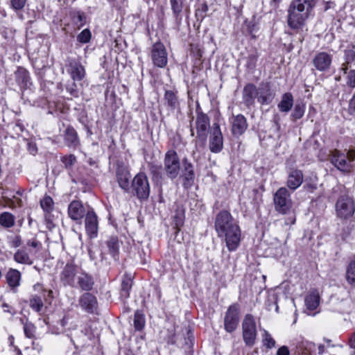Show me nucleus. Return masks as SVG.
<instances>
[{"instance_id":"f257e3e1","label":"nucleus","mask_w":355,"mask_h":355,"mask_svg":"<svg viewBox=\"0 0 355 355\" xmlns=\"http://www.w3.org/2000/svg\"><path fill=\"white\" fill-rule=\"evenodd\" d=\"M214 227L217 236L225 241L229 251H235L239 248L241 230L238 221L229 211L223 210L216 214Z\"/></svg>"},{"instance_id":"f03ea898","label":"nucleus","mask_w":355,"mask_h":355,"mask_svg":"<svg viewBox=\"0 0 355 355\" xmlns=\"http://www.w3.org/2000/svg\"><path fill=\"white\" fill-rule=\"evenodd\" d=\"M315 6V0H293L287 10V24L293 30L303 27Z\"/></svg>"},{"instance_id":"7ed1b4c3","label":"nucleus","mask_w":355,"mask_h":355,"mask_svg":"<svg viewBox=\"0 0 355 355\" xmlns=\"http://www.w3.org/2000/svg\"><path fill=\"white\" fill-rule=\"evenodd\" d=\"M330 162L339 171L345 173L350 172L353 168V162L355 159V150L351 149L347 152H342L335 149L330 155Z\"/></svg>"},{"instance_id":"20e7f679","label":"nucleus","mask_w":355,"mask_h":355,"mask_svg":"<svg viewBox=\"0 0 355 355\" xmlns=\"http://www.w3.org/2000/svg\"><path fill=\"white\" fill-rule=\"evenodd\" d=\"M336 214L342 220L350 219L355 212V202L352 197L344 191L338 198L335 204Z\"/></svg>"},{"instance_id":"39448f33","label":"nucleus","mask_w":355,"mask_h":355,"mask_svg":"<svg viewBox=\"0 0 355 355\" xmlns=\"http://www.w3.org/2000/svg\"><path fill=\"white\" fill-rule=\"evenodd\" d=\"M130 189L139 200H146L150 195V184L146 175L139 173L132 180Z\"/></svg>"},{"instance_id":"423d86ee","label":"nucleus","mask_w":355,"mask_h":355,"mask_svg":"<svg viewBox=\"0 0 355 355\" xmlns=\"http://www.w3.org/2000/svg\"><path fill=\"white\" fill-rule=\"evenodd\" d=\"M164 168L168 178H176L180 170V161L177 152L175 150H168L164 159Z\"/></svg>"},{"instance_id":"0eeeda50","label":"nucleus","mask_w":355,"mask_h":355,"mask_svg":"<svg viewBox=\"0 0 355 355\" xmlns=\"http://www.w3.org/2000/svg\"><path fill=\"white\" fill-rule=\"evenodd\" d=\"M82 269L71 261L66 263L60 273V281L64 286L76 288V279Z\"/></svg>"},{"instance_id":"6e6552de","label":"nucleus","mask_w":355,"mask_h":355,"mask_svg":"<svg viewBox=\"0 0 355 355\" xmlns=\"http://www.w3.org/2000/svg\"><path fill=\"white\" fill-rule=\"evenodd\" d=\"M242 334L245 344L252 347L254 345L257 331L254 318L251 314H246L242 322Z\"/></svg>"},{"instance_id":"1a4fd4ad","label":"nucleus","mask_w":355,"mask_h":355,"mask_svg":"<svg viewBox=\"0 0 355 355\" xmlns=\"http://www.w3.org/2000/svg\"><path fill=\"white\" fill-rule=\"evenodd\" d=\"M273 202L275 210L279 214H287L292 207L291 195L286 187H281L275 193Z\"/></svg>"},{"instance_id":"9d476101","label":"nucleus","mask_w":355,"mask_h":355,"mask_svg":"<svg viewBox=\"0 0 355 355\" xmlns=\"http://www.w3.org/2000/svg\"><path fill=\"white\" fill-rule=\"evenodd\" d=\"M93 209L87 204H84L79 200H72L68 205L67 214L70 219L76 222H81L82 219L87 216L89 211Z\"/></svg>"},{"instance_id":"9b49d317","label":"nucleus","mask_w":355,"mask_h":355,"mask_svg":"<svg viewBox=\"0 0 355 355\" xmlns=\"http://www.w3.org/2000/svg\"><path fill=\"white\" fill-rule=\"evenodd\" d=\"M240 305L238 303L231 304L224 317V328L228 333L234 331L239 323Z\"/></svg>"},{"instance_id":"f8f14e48","label":"nucleus","mask_w":355,"mask_h":355,"mask_svg":"<svg viewBox=\"0 0 355 355\" xmlns=\"http://www.w3.org/2000/svg\"><path fill=\"white\" fill-rule=\"evenodd\" d=\"M196 112L195 125L197 131V138L204 143L207 139V130L210 128V119L207 114L202 112L199 105H197Z\"/></svg>"},{"instance_id":"ddd939ff","label":"nucleus","mask_w":355,"mask_h":355,"mask_svg":"<svg viewBox=\"0 0 355 355\" xmlns=\"http://www.w3.org/2000/svg\"><path fill=\"white\" fill-rule=\"evenodd\" d=\"M209 147L211 152L218 153L220 152L223 148V136L220 130L218 123H213L211 128Z\"/></svg>"},{"instance_id":"4468645a","label":"nucleus","mask_w":355,"mask_h":355,"mask_svg":"<svg viewBox=\"0 0 355 355\" xmlns=\"http://www.w3.org/2000/svg\"><path fill=\"white\" fill-rule=\"evenodd\" d=\"M151 59L158 67H164L168 61L167 53L164 45L158 42L153 44L151 50Z\"/></svg>"},{"instance_id":"2eb2a0df","label":"nucleus","mask_w":355,"mask_h":355,"mask_svg":"<svg viewBox=\"0 0 355 355\" xmlns=\"http://www.w3.org/2000/svg\"><path fill=\"white\" fill-rule=\"evenodd\" d=\"M312 62L318 71H327L332 63V55L324 51L318 52L314 55Z\"/></svg>"},{"instance_id":"dca6fc26","label":"nucleus","mask_w":355,"mask_h":355,"mask_svg":"<svg viewBox=\"0 0 355 355\" xmlns=\"http://www.w3.org/2000/svg\"><path fill=\"white\" fill-rule=\"evenodd\" d=\"M67 72L73 81H80L85 76V69L81 62L76 59H69Z\"/></svg>"},{"instance_id":"f3484780","label":"nucleus","mask_w":355,"mask_h":355,"mask_svg":"<svg viewBox=\"0 0 355 355\" xmlns=\"http://www.w3.org/2000/svg\"><path fill=\"white\" fill-rule=\"evenodd\" d=\"M231 131L234 137H239L243 135L248 128L246 118L243 114L232 115L230 118Z\"/></svg>"},{"instance_id":"a211bd4d","label":"nucleus","mask_w":355,"mask_h":355,"mask_svg":"<svg viewBox=\"0 0 355 355\" xmlns=\"http://www.w3.org/2000/svg\"><path fill=\"white\" fill-rule=\"evenodd\" d=\"M78 304L83 310L88 313H94L98 308L96 297L89 292L84 293L80 296Z\"/></svg>"},{"instance_id":"6ab92c4d","label":"nucleus","mask_w":355,"mask_h":355,"mask_svg":"<svg viewBox=\"0 0 355 355\" xmlns=\"http://www.w3.org/2000/svg\"><path fill=\"white\" fill-rule=\"evenodd\" d=\"M85 226L87 234L91 238L94 239L97 236L98 222V217L94 209L89 211L88 214L85 218Z\"/></svg>"},{"instance_id":"aec40b11","label":"nucleus","mask_w":355,"mask_h":355,"mask_svg":"<svg viewBox=\"0 0 355 355\" xmlns=\"http://www.w3.org/2000/svg\"><path fill=\"white\" fill-rule=\"evenodd\" d=\"M182 164L183 166L182 175L184 180L183 186L185 188H189L191 187L194 182L195 173L193 171V166L187 157L182 159Z\"/></svg>"},{"instance_id":"412c9836","label":"nucleus","mask_w":355,"mask_h":355,"mask_svg":"<svg viewBox=\"0 0 355 355\" xmlns=\"http://www.w3.org/2000/svg\"><path fill=\"white\" fill-rule=\"evenodd\" d=\"M35 291H42V295H33L30 297L29 306L30 307L37 313H40L44 308L43 299L45 298V293L46 291L43 288L42 285L40 284H36L33 286Z\"/></svg>"},{"instance_id":"4be33fe9","label":"nucleus","mask_w":355,"mask_h":355,"mask_svg":"<svg viewBox=\"0 0 355 355\" xmlns=\"http://www.w3.org/2000/svg\"><path fill=\"white\" fill-rule=\"evenodd\" d=\"M94 285V280L92 276L82 270L76 279V288L89 292L93 289Z\"/></svg>"},{"instance_id":"5701e85b","label":"nucleus","mask_w":355,"mask_h":355,"mask_svg":"<svg viewBox=\"0 0 355 355\" xmlns=\"http://www.w3.org/2000/svg\"><path fill=\"white\" fill-rule=\"evenodd\" d=\"M274 94L272 92L268 84H261L257 89V101L261 105H268L270 103L274 98Z\"/></svg>"},{"instance_id":"b1692460","label":"nucleus","mask_w":355,"mask_h":355,"mask_svg":"<svg viewBox=\"0 0 355 355\" xmlns=\"http://www.w3.org/2000/svg\"><path fill=\"white\" fill-rule=\"evenodd\" d=\"M303 179L304 175L301 170L291 169L288 174L287 187L294 191L302 184Z\"/></svg>"},{"instance_id":"393cba45","label":"nucleus","mask_w":355,"mask_h":355,"mask_svg":"<svg viewBox=\"0 0 355 355\" xmlns=\"http://www.w3.org/2000/svg\"><path fill=\"white\" fill-rule=\"evenodd\" d=\"M131 175L129 171L125 168H119L116 171V179L119 186L126 193L130 192V180Z\"/></svg>"},{"instance_id":"a878e982","label":"nucleus","mask_w":355,"mask_h":355,"mask_svg":"<svg viewBox=\"0 0 355 355\" xmlns=\"http://www.w3.org/2000/svg\"><path fill=\"white\" fill-rule=\"evenodd\" d=\"M64 141L69 147L76 148L79 145L80 141L77 132L73 127L69 126L64 130Z\"/></svg>"},{"instance_id":"bb28decb","label":"nucleus","mask_w":355,"mask_h":355,"mask_svg":"<svg viewBox=\"0 0 355 355\" xmlns=\"http://www.w3.org/2000/svg\"><path fill=\"white\" fill-rule=\"evenodd\" d=\"M257 96V87L253 84H248L243 91V100L247 106L252 105Z\"/></svg>"},{"instance_id":"cd10ccee","label":"nucleus","mask_w":355,"mask_h":355,"mask_svg":"<svg viewBox=\"0 0 355 355\" xmlns=\"http://www.w3.org/2000/svg\"><path fill=\"white\" fill-rule=\"evenodd\" d=\"M293 96L291 93L286 92L282 96L280 102L277 105L279 110L282 112H288L293 106Z\"/></svg>"},{"instance_id":"c85d7f7f","label":"nucleus","mask_w":355,"mask_h":355,"mask_svg":"<svg viewBox=\"0 0 355 355\" xmlns=\"http://www.w3.org/2000/svg\"><path fill=\"white\" fill-rule=\"evenodd\" d=\"M319 293L316 290L311 291L305 297V304L309 310H315L319 305Z\"/></svg>"},{"instance_id":"c756f323","label":"nucleus","mask_w":355,"mask_h":355,"mask_svg":"<svg viewBox=\"0 0 355 355\" xmlns=\"http://www.w3.org/2000/svg\"><path fill=\"white\" fill-rule=\"evenodd\" d=\"M6 281L8 285L12 288H15L19 286V281L21 279V273L19 270L16 269L10 268L6 275Z\"/></svg>"},{"instance_id":"7c9ffc66","label":"nucleus","mask_w":355,"mask_h":355,"mask_svg":"<svg viewBox=\"0 0 355 355\" xmlns=\"http://www.w3.org/2000/svg\"><path fill=\"white\" fill-rule=\"evenodd\" d=\"M164 100L166 104L171 110L179 109L180 103L177 95V92L166 90L164 94Z\"/></svg>"},{"instance_id":"2f4dec72","label":"nucleus","mask_w":355,"mask_h":355,"mask_svg":"<svg viewBox=\"0 0 355 355\" xmlns=\"http://www.w3.org/2000/svg\"><path fill=\"white\" fill-rule=\"evenodd\" d=\"M15 78L17 82L24 86L26 87L30 83V76L28 71L24 67H18L15 71Z\"/></svg>"},{"instance_id":"473e14b6","label":"nucleus","mask_w":355,"mask_h":355,"mask_svg":"<svg viewBox=\"0 0 355 355\" xmlns=\"http://www.w3.org/2000/svg\"><path fill=\"white\" fill-rule=\"evenodd\" d=\"M107 247L109 250V253L115 259H118L119 251V241L117 237L112 236L106 241Z\"/></svg>"},{"instance_id":"72a5a7b5","label":"nucleus","mask_w":355,"mask_h":355,"mask_svg":"<svg viewBox=\"0 0 355 355\" xmlns=\"http://www.w3.org/2000/svg\"><path fill=\"white\" fill-rule=\"evenodd\" d=\"M13 258L16 262L21 264L32 265L33 263L28 252L23 249L18 250Z\"/></svg>"},{"instance_id":"f704fd0d","label":"nucleus","mask_w":355,"mask_h":355,"mask_svg":"<svg viewBox=\"0 0 355 355\" xmlns=\"http://www.w3.org/2000/svg\"><path fill=\"white\" fill-rule=\"evenodd\" d=\"M184 0H170V3L173 13L176 20L180 21L182 19V12L184 10Z\"/></svg>"},{"instance_id":"c9c22d12","label":"nucleus","mask_w":355,"mask_h":355,"mask_svg":"<svg viewBox=\"0 0 355 355\" xmlns=\"http://www.w3.org/2000/svg\"><path fill=\"white\" fill-rule=\"evenodd\" d=\"M346 280L349 284L355 288V255L347 267Z\"/></svg>"},{"instance_id":"e433bc0d","label":"nucleus","mask_w":355,"mask_h":355,"mask_svg":"<svg viewBox=\"0 0 355 355\" xmlns=\"http://www.w3.org/2000/svg\"><path fill=\"white\" fill-rule=\"evenodd\" d=\"M132 286V279L128 277H124L121 282V288L120 292L121 298L126 300L129 297Z\"/></svg>"},{"instance_id":"4c0bfd02","label":"nucleus","mask_w":355,"mask_h":355,"mask_svg":"<svg viewBox=\"0 0 355 355\" xmlns=\"http://www.w3.org/2000/svg\"><path fill=\"white\" fill-rule=\"evenodd\" d=\"M15 216L7 211L0 215V225L6 228H10L15 225Z\"/></svg>"},{"instance_id":"58836bf2","label":"nucleus","mask_w":355,"mask_h":355,"mask_svg":"<svg viewBox=\"0 0 355 355\" xmlns=\"http://www.w3.org/2000/svg\"><path fill=\"white\" fill-rule=\"evenodd\" d=\"M305 108L306 107L304 103H297L294 106L292 114H291V120L295 121L297 119H301L304 114Z\"/></svg>"},{"instance_id":"ea45409f","label":"nucleus","mask_w":355,"mask_h":355,"mask_svg":"<svg viewBox=\"0 0 355 355\" xmlns=\"http://www.w3.org/2000/svg\"><path fill=\"white\" fill-rule=\"evenodd\" d=\"M20 320L24 324V332L26 337L28 338H34L36 330L35 325L28 320H26V322H24L23 319H21Z\"/></svg>"},{"instance_id":"a19ab883","label":"nucleus","mask_w":355,"mask_h":355,"mask_svg":"<svg viewBox=\"0 0 355 355\" xmlns=\"http://www.w3.org/2000/svg\"><path fill=\"white\" fill-rule=\"evenodd\" d=\"M145 326V317L140 311H137L135 313L134 327L136 330L141 331Z\"/></svg>"},{"instance_id":"79ce46f5","label":"nucleus","mask_w":355,"mask_h":355,"mask_svg":"<svg viewBox=\"0 0 355 355\" xmlns=\"http://www.w3.org/2000/svg\"><path fill=\"white\" fill-rule=\"evenodd\" d=\"M344 60L347 64H352L355 61V45H349L344 51Z\"/></svg>"},{"instance_id":"37998d69","label":"nucleus","mask_w":355,"mask_h":355,"mask_svg":"<svg viewBox=\"0 0 355 355\" xmlns=\"http://www.w3.org/2000/svg\"><path fill=\"white\" fill-rule=\"evenodd\" d=\"M263 343L267 348L271 349L275 346V341L266 330L263 331Z\"/></svg>"},{"instance_id":"c03bdc74","label":"nucleus","mask_w":355,"mask_h":355,"mask_svg":"<svg viewBox=\"0 0 355 355\" xmlns=\"http://www.w3.org/2000/svg\"><path fill=\"white\" fill-rule=\"evenodd\" d=\"M61 161L66 168L71 169L76 162V157L74 155H66L61 158Z\"/></svg>"},{"instance_id":"a18cd8bd","label":"nucleus","mask_w":355,"mask_h":355,"mask_svg":"<svg viewBox=\"0 0 355 355\" xmlns=\"http://www.w3.org/2000/svg\"><path fill=\"white\" fill-rule=\"evenodd\" d=\"M53 204V200L49 196H46V197L44 198L40 202L42 208L43 209V210L44 211H46V212H49L52 209Z\"/></svg>"},{"instance_id":"49530a36","label":"nucleus","mask_w":355,"mask_h":355,"mask_svg":"<svg viewBox=\"0 0 355 355\" xmlns=\"http://www.w3.org/2000/svg\"><path fill=\"white\" fill-rule=\"evenodd\" d=\"M91 36L90 31L86 28L78 34L77 40L78 42L85 44L90 41Z\"/></svg>"},{"instance_id":"de8ad7c7","label":"nucleus","mask_w":355,"mask_h":355,"mask_svg":"<svg viewBox=\"0 0 355 355\" xmlns=\"http://www.w3.org/2000/svg\"><path fill=\"white\" fill-rule=\"evenodd\" d=\"M66 90L67 92L73 97H78V90L77 89V85L76 83V81L71 82V83H69L66 85Z\"/></svg>"},{"instance_id":"09e8293b","label":"nucleus","mask_w":355,"mask_h":355,"mask_svg":"<svg viewBox=\"0 0 355 355\" xmlns=\"http://www.w3.org/2000/svg\"><path fill=\"white\" fill-rule=\"evenodd\" d=\"M347 85L352 88H355V69L349 71L346 77Z\"/></svg>"},{"instance_id":"8fccbe9b","label":"nucleus","mask_w":355,"mask_h":355,"mask_svg":"<svg viewBox=\"0 0 355 355\" xmlns=\"http://www.w3.org/2000/svg\"><path fill=\"white\" fill-rule=\"evenodd\" d=\"M26 2V0H10L11 6L15 10H21L24 7Z\"/></svg>"},{"instance_id":"3c124183","label":"nucleus","mask_w":355,"mask_h":355,"mask_svg":"<svg viewBox=\"0 0 355 355\" xmlns=\"http://www.w3.org/2000/svg\"><path fill=\"white\" fill-rule=\"evenodd\" d=\"M149 168L150 173L153 175V176L158 177L161 175L162 173V166L154 164H149Z\"/></svg>"},{"instance_id":"603ef678","label":"nucleus","mask_w":355,"mask_h":355,"mask_svg":"<svg viewBox=\"0 0 355 355\" xmlns=\"http://www.w3.org/2000/svg\"><path fill=\"white\" fill-rule=\"evenodd\" d=\"M74 21L80 26H82L85 23V15L83 12H77L74 17Z\"/></svg>"},{"instance_id":"864d4df0","label":"nucleus","mask_w":355,"mask_h":355,"mask_svg":"<svg viewBox=\"0 0 355 355\" xmlns=\"http://www.w3.org/2000/svg\"><path fill=\"white\" fill-rule=\"evenodd\" d=\"M21 244V237L18 235H16L12 238H10V245L12 248H18Z\"/></svg>"},{"instance_id":"5fc2aeb1","label":"nucleus","mask_w":355,"mask_h":355,"mask_svg":"<svg viewBox=\"0 0 355 355\" xmlns=\"http://www.w3.org/2000/svg\"><path fill=\"white\" fill-rule=\"evenodd\" d=\"M348 112L350 115L355 116V92L349 101Z\"/></svg>"},{"instance_id":"6e6d98bb","label":"nucleus","mask_w":355,"mask_h":355,"mask_svg":"<svg viewBox=\"0 0 355 355\" xmlns=\"http://www.w3.org/2000/svg\"><path fill=\"white\" fill-rule=\"evenodd\" d=\"M27 245L31 246L33 248L39 249L41 247V243L35 239L29 240L27 242Z\"/></svg>"},{"instance_id":"4d7b16f0","label":"nucleus","mask_w":355,"mask_h":355,"mask_svg":"<svg viewBox=\"0 0 355 355\" xmlns=\"http://www.w3.org/2000/svg\"><path fill=\"white\" fill-rule=\"evenodd\" d=\"M277 355H290L288 348L286 346H282L277 352Z\"/></svg>"},{"instance_id":"13d9d810","label":"nucleus","mask_w":355,"mask_h":355,"mask_svg":"<svg viewBox=\"0 0 355 355\" xmlns=\"http://www.w3.org/2000/svg\"><path fill=\"white\" fill-rule=\"evenodd\" d=\"M1 306L3 309L4 312L9 313L12 315H15L16 313V311L6 303H3Z\"/></svg>"},{"instance_id":"bf43d9fd","label":"nucleus","mask_w":355,"mask_h":355,"mask_svg":"<svg viewBox=\"0 0 355 355\" xmlns=\"http://www.w3.org/2000/svg\"><path fill=\"white\" fill-rule=\"evenodd\" d=\"M351 64H347V62L345 60V62L341 64L340 70L343 72L344 74L347 75L348 73V69L351 67Z\"/></svg>"},{"instance_id":"052dcab7","label":"nucleus","mask_w":355,"mask_h":355,"mask_svg":"<svg viewBox=\"0 0 355 355\" xmlns=\"http://www.w3.org/2000/svg\"><path fill=\"white\" fill-rule=\"evenodd\" d=\"M175 224H176L177 226L182 225V223H183V218H184L183 213L180 214H179L178 216H175Z\"/></svg>"},{"instance_id":"680f3d73","label":"nucleus","mask_w":355,"mask_h":355,"mask_svg":"<svg viewBox=\"0 0 355 355\" xmlns=\"http://www.w3.org/2000/svg\"><path fill=\"white\" fill-rule=\"evenodd\" d=\"M349 345L350 347L355 349V332L349 338Z\"/></svg>"},{"instance_id":"e2e57ef3","label":"nucleus","mask_w":355,"mask_h":355,"mask_svg":"<svg viewBox=\"0 0 355 355\" xmlns=\"http://www.w3.org/2000/svg\"><path fill=\"white\" fill-rule=\"evenodd\" d=\"M16 130H19L20 132H23L24 130V126L21 123H17L15 125Z\"/></svg>"},{"instance_id":"0e129e2a","label":"nucleus","mask_w":355,"mask_h":355,"mask_svg":"<svg viewBox=\"0 0 355 355\" xmlns=\"http://www.w3.org/2000/svg\"><path fill=\"white\" fill-rule=\"evenodd\" d=\"M332 4H333V3H331V2H327L324 10H327L328 9H329L331 7Z\"/></svg>"},{"instance_id":"69168bd1","label":"nucleus","mask_w":355,"mask_h":355,"mask_svg":"<svg viewBox=\"0 0 355 355\" xmlns=\"http://www.w3.org/2000/svg\"><path fill=\"white\" fill-rule=\"evenodd\" d=\"M30 146V151L33 153L36 151V147L35 146H31V144H29Z\"/></svg>"},{"instance_id":"338daca9","label":"nucleus","mask_w":355,"mask_h":355,"mask_svg":"<svg viewBox=\"0 0 355 355\" xmlns=\"http://www.w3.org/2000/svg\"><path fill=\"white\" fill-rule=\"evenodd\" d=\"M193 121V120L191 121V123ZM191 125V129H190V132H191V135L193 137L194 136V130H193V128L191 125V124L190 125Z\"/></svg>"},{"instance_id":"774afa93","label":"nucleus","mask_w":355,"mask_h":355,"mask_svg":"<svg viewBox=\"0 0 355 355\" xmlns=\"http://www.w3.org/2000/svg\"><path fill=\"white\" fill-rule=\"evenodd\" d=\"M9 340H10V345H12L13 343V340H14V337L13 336H10L9 337Z\"/></svg>"}]
</instances>
